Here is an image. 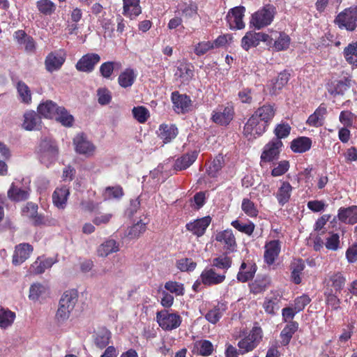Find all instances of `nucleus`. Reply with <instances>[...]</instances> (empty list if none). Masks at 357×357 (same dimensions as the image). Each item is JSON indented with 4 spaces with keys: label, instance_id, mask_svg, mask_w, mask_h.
<instances>
[{
    "label": "nucleus",
    "instance_id": "22",
    "mask_svg": "<svg viewBox=\"0 0 357 357\" xmlns=\"http://www.w3.org/2000/svg\"><path fill=\"white\" fill-rule=\"evenodd\" d=\"M228 309L227 302L220 301L210 309L204 315L205 319L211 324H217Z\"/></svg>",
    "mask_w": 357,
    "mask_h": 357
},
{
    "label": "nucleus",
    "instance_id": "48",
    "mask_svg": "<svg viewBox=\"0 0 357 357\" xmlns=\"http://www.w3.org/2000/svg\"><path fill=\"white\" fill-rule=\"evenodd\" d=\"M232 264V259L228 256H220L213 259L211 263V267L218 269L223 270L222 273L227 272V271L231 267Z\"/></svg>",
    "mask_w": 357,
    "mask_h": 357
},
{
    "label": "nucleus",
    "instance_id": "35",
    "mask_svg": "<svg viewBox=\"0 0 357 357\" xmlns=\"http://www.w3.org/2000/svg\"><path fill=\"white\" fill-rule=\"evenodd\" d=\"M305 266L302 259L294 261L291 264V280L296 284L301 283V275Z\"/></svg>",
    "mask_w": 357,
    "mask_h": 357
},
{
    "label": "nucleus",
    "instance_id": "49",
    "mask_svg": "<svg viewBox=\"0 0 357 357\" xmlns=\"http://www.w3.org/2000/svg\"><path fill=\"white\" fill-rule=\"evenodd\" d=\"M55 261L52 258H47L42 261H36L31 265V271L35 274H41L52 266Z\"/></svg>",
    "mask_w": 357,
    "mask_h": 357
},
{
    "label": "nucleus",
    "instance_id": "33",
    "mask_svg": "<svg viewBox=\"0 0 357 357\" xmlns=\"http://www.w3.org/2000/svg\"><path fill=\"white\" fill-rule=\"evenodd\" d=\"M298 329V323L295 321H289L280 333L281 344L287 346L289 344L294 334Z\"/></svg>",
    "mask_w": 357,
    "mask_h": 357
},
{
    "label": "nucleus",
    "instance_id": "39",
    "mask_svg": "<svg viewBox=\"0 0 357 357\" xmlns=\"http://www.w3.org/2000/svg\"><path fill=\"white\" fill-rule=\"evenodd\" d=\"M41 119L36 112H27L24 114V128L27 130H38L40 126Z\"/></svg>",
    "mask_w": 357,
    "mask_h": 357
},
{
    "label": "nucleus",
    "instance_id": "30",
    "mask_svg": "<svg viewBox=\"0 0 357 357\" xmlns=\"http://www.w3.org/2000/svg\"><path fill=\"white\" fill-rule=\"evenodd\" d=\"M69 195L70 191L67 186L56 188L52 194L53 204L59 208H64Z\"/></svg>",
    "mask_w": 357,
    "mask_h": 357
},
{
    "label": "nucleus",
    "instance_id": "44",
    "mask_svg": "<svg viewBox=\"0 0 357 357\" xmlns=\"http://www.w3.org/2000/svg\"><path fill=\"white\" fill-rule=\"evenodd\" d=\"M270 282L267 278H257L249 284L250 292L255 295L263 293L269 287Z\"/></svg>",
    "mask_w": 357,
    "mask_h": 357
},
{
    "label": "nucleus",
    "instance_id": "6",
    "mask_svg": "<svg viewBox=\"0 0 357 357\" xmlns=\"http://www.w3.org/2000/svg\"><path fill=\"white\" fill-rule=\"evenodd\" d=\"M235 116L234 106L232 102H227L226 105H218L213 111L211 120L221 126H228L234 119Z\"/></svg>",
    "mask_w": 357,
    "mask_h": 357
},
{
    "label": "nucleus",
    "instance_id": "38",
    "mask_svg": "<svg viewBox=\"0 0 357 357\" xmlns=\"http://www.w3.org/2000/svg\"><path fill=\"white\" fill-rule=\"evenodd\" d=\"M119 250V243L114 239H109L98 247L97 252L98 256L105 257L112 253L118 252Z\"/></svg>",
    "mask_w": 357,
    "mask_h": 357
},
{
    "label": "nucleus",
    "instance_id": "16",
    "mask_svg": "<svg viewBox=\"0 0 357 357\" xmlns=\"http://www.w3.org/2000/svg\"><path fill=\"white\" fill-rule=\"evenodd\" d=\"M174 111L185 114L188 112L192 105L190 98L185 94H180L178 91H174L171 96Z\"/></svg>",
    "mask_w": 357,
    "mask_h": 357
},
{
    "label": "nucleus",
    "instance_id": "40",
    "mask_svg": "<svg viewBox=\"0 0 357 357\" xmlns=\"http://www.w3.org/2000/svg\"><path fill=\"white\" fill-rule=\"evenodd\" d=\"M15 319V313L8 308L0 306V328L7 329L10 327Z\"/></svg>",
    "mask_w": 357,
    "mask_h": 357
},
{
    "label": "nucleus",
    "instance_id": "41",
    "mask_svg": "<svg viewBox=\"0 0 357 357\" xmlns=\"http://www.w3.org/2000/svg\"><path fill=\"white\" fill-rule=\"evenodd\" d=\"M78 299V292L76 289L66 291L62 295L59 303L63 304L67 309L73 310Z\"/></svg>",
    "mask_w": 357,
    "mask_h": 357
},
{
    "label": "nucleus",
    "instance_id": "13",
    "mask_svg": "<svg viewBox=\"0 0 357 357\" xmlns=\"http://www.w3.org/2000/svg\"><path fill=\"white\" fill-rule=\"evenodd\" d=\"M200 279L203 284L206 287L218 285L225 282L226 279L225 273L217 272L213 268H205L200 275Z\"/></svg>",
    "mask_w": 357,
    "mask_h": 357
},
{
    "label": "nucleus",
    "instance_id": "34",
    "mask_svg": "<svg viewBox=\"0 0 357 357\" xmlns=\"http://www.w3.org/2000/svg\"><path fill=\"white\" fill-rule=\"evenodd\" d=\"M137 74L132 68H128L122 71L118 77V83L123 88L130 87L135 82Z\"/></svg>",
    "mask_w": 357,
    "mask_h": 357
},
{
    "label": "nucleus",
    "instance_id": "32",
    "mask_svg": "<svg viewBox=\"0 0 357 357\" xmlns=\"http://www.w3.org/2000/svg\"><path fill=\"white\" fill-rule=\"evenodd\" d=\"M292 190L293 187L288 181L281 182V185L275 195L278 202L281 206H283L289 202Z\"/></svg>",
    "mask_w": 357,
    "mask_h": 357
},
{
    "label": "nucleus",
    "instance_id": "64",
    "mask_svg": "<svg viewBox=\"0 0 357 357\" xmlns=\"http://www.w3.org/2000/svg\"><path fill=\"white\" fill-rule=\"evenodd\" d=\"M47 287L41 284H33L30 287L29 297L31 300H37L38 298L47 291Z\"/></svg>",
    "mask_w": 357,
    "mask_h": 357
},
{
    "label": "nucleus",
    "instance_id": "21",
    "mask_svg": "<svg viewBox=\"0 0 357 357\" xmlns=\"http://www.w3.org/2000/svg\"><path fill=\"white\" fill-rule=\"evenodd\" d=\"M257 266L252 261H243L240 266L236 278L241 282H247L255 277Z\"/></svg>",
    "mask_w": 357,
    "mask_h": 357
},
{
    "label": "nucleus",
    "instance_id": "19",
    "mask_svg": "<svg viewBox=\"0 0 357 357\" xmlns=\"http://www.w3.org/2000/svg\"><path fill=\"white\" fill-rule=\"evenodd\" d=\"M272 38L271 44L267 45L268 50L275 52L287 50L290 45L291 38L289 35L284 32H274L273 35L270 36Z\"/></svg>",
    "mask_w": 357,
    "mask_h": 357
},
{
    "label": "nucleus",
    "instance_id": "15",
    "mask_svg": "<svg viewBox=\"0 0 357 357\" xmlns=\"http://www.w3.org/2000/svg\"><path fill=\"white\" fill-rule=\"evenodd\" d=\"M100 61V56L96 53H88L83 55L75 65L76 69L79 72L91 73L96 66Z\"/></svg>",
    "mask_w": 357,
    "mask_h": 357
},
{
    "label": "nucleus",
    "instance_id": "37",
    "mask_svg": "<svg viewBox=\"0 0 357 357\" xmlns=\"http://www.w3.org/2000/svg\"><path fill=\"white\" fill-rule=\"evenodd\" d=\"M345 61L354 68H357V40L349 43L343 50Z\"/></svg>",
    "mask_w": 357,
    "mask_h": 357
},
{
    "label": "nucleus",
    "instance_id": "63",
    "mask_svg": "<svg viewBox=\"0 0 357 357\" xmlns=\"http://www.w3.org/2000/svg\"><path fill=\"white\" fill-rule=\"evenodd\" d=\"M330 234V236L326 238L325 246L328 250L336 251L340 248V236L337 233Z\"/></svg>",
    "mask_w": 357,
    "mask_h": 357
},
{
    "label": "nucleus",
    "instance_id": "11",
    "mask_svg": "<svg viewBox=\"0 0 357 357\" xmlns=\"http://www.w3.org/2000/svg\"><path fill=\"white\" fill-rule=\"evenodd\" d=\"M346 281V277L342 271L330 272L323 281L324 289L340 293L344 289Z\"/></svg>",
    "mask_w": 357,
    "mask_h": 357
},
{
    "label": "nucleus",
    "instance_id": "28",
    "mask_svg": "<svg viewBox=\"0 0 357 357\" xmlns=\"http://www.w3.org/2000/svg\"><path fill=\"white\" fill-rule=\"evenodd\" d=\"M178 128L174 124H161L158 130V137L165 144L170 142L178 135Z\"/></svg>",
    "mask_w": 357,
    "mask_h": 357
},
{
    "label": "nucleus",
    "instance_id": "51",
    "mask_svg": "<svg viewBox=\"0 0 357 357\" xmlns=\"http://www.w3.org/2000/svg\"><path fill=\"white\" fill-rule=\"evenodd\" d=\"M337 292L324 291L325 302L326 305L330 306L333 310H338L340 309L341 301L337 295Z\"/></svg>",
    "mask_w": 357,
    "mask_h": 357
},
{
    "label": "nucleus",
    "instance_id": "50",
    "mask_svg": "<svg viewBox=\"0 0 357 357\" xmlns=\"http://www.w3.org/2000/svg\"><path fill=\"white\" fill-rule=\"evenodd\" d=\"M231 225L238 231L249 236L253 234L255 229V225L251 221L244 224L238 220H235L231 222Z\"/></svg>",
    "mask_w": 357,
    "mask_h": 357
},
{
    "label": "nucleus",
    "instance_id": "56",
    "mask_svg": "<svg viewBox=\"0 0 357 357\" xmlns=\"http://www.w3.org/2000/svg\"><path fill=\"white\" fill-rule=\"evenodd\" d=\"M165 289L176 296H183L185 294L184 285L176 281L169 280L165 284Z\"/></svg>",
    "mask_w": 357,
    "mask_h": 357
},
{
    "label": "nucleus",
    "instance_id": "57",
    "mask_svg": "<svg viewBox=\"0 0 357 357\" xmlns=\"http://www.w3.org/2000/svg\"><path fill=\"white\" fill-rule=\"evenodd\" d=\"M290 78V74L284 70L280 73L276 78L275 82L273 85V91L274 93H276L278 91L281 90L289 82Z\"/></svg>",
    "mask_w": 357,
    "mask_h": 357
},
{
    "label": "nucleus",
    "instance_id": "1",
    "mask_svg": "<svg viewBox=\"0 0 357 357\" xmlns=\"http://www.w3.org/2000/svg\"><path fill=\"white\" fill-rule=\"evenodd\" d=\"M275 112L274 104L266 103L257 108L244 125V136L249 141L261 136L268 129Z\"/></svg>",
    "mask_w": 357,
    "mask_h": 357
},
{
    "label": "nucleus",
    "instance_id": "7",
    "mask_svg": "<svg viewBox=\"0 0 357 357\" xmlns=\"http://www.w3.org/2000/svg\"><path fill=\"white\" fill-rule=\"evenodd\" d=\"M38 206L33 202H27L24 207V215L35 227H45L52 225V220L41 213H38Z\"/></svg>",
    "mask_w": 357,
    "mask_h": 357
},
{
    "label": "nucleus",
    "instance_id": "24",
    "mask_svg": "<svg viewBox=\"0 0 357 357\" xmlns=\"http://www.w3.org/2000/svg\"><path fill=\"white\" fill-rule=\"evenodd\" d=\"M327 113L326 105L324 103L320 104L315 111L309 116L306 121V124L314 128L324 126Z\"/></svg>",
    "mask_w": 357,
    "mask_h": 357
},
{
    "label": "nucleus",
    "instance_id": "5",
    "mask_svg": "<svg viewBox=\"0 0 357 357\" xmlns=\"http://www.w3.org/2000/svg\"><path fill=\"white\" fill-rule=\"evenodd\" d=\"M262 329L259 326H254L248 335L238 342L239 353L241 355L253 351L262 340Z\"/></svg>",
    "mask_w": 357,
    "mask_h": 357
},
{
    "label": "nucleus",
    "instance_id": "42",
    "mask_svg": "<svg viewBox=\"0 0 357 357\" xmlns=\"http://www.w3.org/2000/svg\"><path fill=\"white\" fill-rule=\"evenodd\" d=\"M56 112V113L54 119L61 123L62 126L71 127L73 125L74 117L68 113L65 107H61Z\"/></svg>",
    "mask_w": 357,
    "mask_h": 357
},
{
    "label": "nucleus",
    "instance_id": "29",
    "mask_svg": "<svg viewBox=\"0 0 357 357\" xmlns=\"http://www.w3.org/2000/svg\"><path fill=\"white\" fill-rule=\"evenodd\" d=\"M312 141L308 137H298L291 142L290 149L294 153H303L312 147Z\"/></svg>",
    "mask_w": 357,
    "mask_h": 357
},
{
    "label": "nucleus",
    "instance_id": "8",
    "mask_svg": "<svg viewBox=\"0 0 357 357\" xmlns=\"http://www.w3.org/2000/svg\"><path fill=\"white\" fill-rule=\"evenodd\" d=\"M283 147L282 141L271 139L263 148L260 155V165L273 162L279 158Z\"/></svg>",
    "mask_w": 357,
    "mask_h": 357
},
{
    "label": "nucleus",
    "instance_id": "23",
    "mask_svg": "<svg viewBox=\"0 0 357 357\" xmlns=\"http://www.w3.org/2000/svg\"><path fill=\"white\" fill-rule=\"evenodd\" d=\"M73 142L75 145L76 151L79 154L84 155L87 157L93 155L96 147L92 143L86 139L84 134L77 135L74 138Z\"/></svg>",
    "mask_w": 357,
    "mask_h": 357
},
{
    "label": "nucleus",
    "instance_id": "20",
    "mask_svg": "<svg viewBox=\"0 0 357 357\" xmlns=\"http://www.w3.org/2000/svg\"><path fill=\"white\" fill-rule=\"evenodd\" d=\"M211 222V218L210 216H205L187 223L185 228L193 235L201 237L205 234Z\"/></svg>",
    "mask_w": 357,
    "mask_h": 357
},
{
    "label": "nucleus",
    "instance_id": "26",
    "mask_svg": "<svg viewBox=\"0 0 357 357\" xmlns=\"http://www.w3.org/2000/svg\"><path fill=\"white\" fill-rule=\"evenodd\" d=\"M337 218L344 223L354 225L357 222V206L347 208L341 207L338 210Z\"/></svg>",
    "mask_w": 357,
    "mask_h": 357
},
{
    "label": "nucleus",
    "instance_id": "31",
    "mask_svg": "<svg viewBox=\"0 0 357 357\" xmlns=\"http://www.w3.org/2000/svg\"><path fill=\"white\" fill-rule=\"evenodd\" d=\"M197 151L188 152L178 158L174 163V167L176 171H181L188 168L197 158Z\"/></svg>",
    "mask_w": 357,
    "mask_h": 357
},
{
    "label": "nucleus",
    "instance_id": "12",
    "mask_svg": "<svg viewBox=\"0 0 357 357\" xmlns=\"http://www.w3.org/2000/svg\"><path fill=\"white\" fill-rule=\"evenodd\" d=\"M245 8L243 6H236L229 10L226 20L231 29H243L245 28V23L243 19L245 16Z\"/></svg>",
    "mask_w": 357,
    "mask_h": 357
},
{
    "label": "nucleus",
    "instance_id": "55",
    "mask_svg": "<svg viewBox=\"0 0 357 357\" xmlns=\"http://www.w3.org/2000/svg\"><path fill=\"white\" fill-rule=\"evenodd\" d=\"M7 196L8 199L13 202H19L22 200V188L15 182L12 183L8 190Z\"/></svg>",
    "mask_w": 357,
    "mask_h": 357
},
{
    "label": "nucleus",
    "instance_id": "47",
    "mask_svg": "<svg viewBox=\"0 0 357 357\" xmlns=\"http://www.w3.org/2000/svg\"><path fill=\"white\" fill-rule=\"evenodd\" d=\"M121 63L117 61H106L100 66V73L105 79H109L115 68H120Z\"/></svg>",
    "mask_w": 357,
    "mask_h": 357
},
{
    "label": "nucleus",
    "instance_id": "61",
    "mask_svg": "<svg viewBox=\"0 0 357 357\" xmlns=\"http://www.w3.org/2000/svg\"><path fill=\"white\" fill-rule=\"evenodd\" d=\"M146 230V223L142 222V220H139L129 229L128 236L130 238H136L142 234L144 233Z\"/></svg>",
    "mask_w": 357,
    "mask_h": 357
},
{
    "label": "nucleus",
    "instance_id": "17",
    "mask_svg": "<svg viewBox=\"0 0 357 357\" xmlns=\"http://www.w3.org/2000/svg\"><path fill=\"white\" fill-rule=\"evenodd\" d=\"M215 241L224 245L227 254L234 252L236 248V238L231 229H225L215 234Z\"/></svg>",
    "mask_w": 357,
    "mask_h": 357
},
{
    "label": "nucleus",
    "instance_id": "46",
    "mask_svg": "<svg viewBox=\"0 0 357 357\" xmlns=\"http://www.w3.org/2000/svg\"><path fill=\"white\" fill-rule=\"evenodd\" d=\"M241 210L250 218H257L259 214L257 206L249 198L243 199Z\"/></svg>",
    "mask_w": 357,
    "mask_h": 357
},
{
    "label": "nucleus",
    "instance_id": "62",
    "mask_svg": "<svg viewBox=\"0 0 357 357\" xmlns=\"http://www.w3.org/2000/svg\"><path fill=\"white\" fill-rule=\"evenodd\" d=\"M290 164L288 160H283L277 163V166L272 169L271 174L273 177H278L284 175L288 172Z\"/></svg>",
    "mask_w": 357,
    "mask_h": 357
},
{
    "label": "nucleus",
    "instance_id": "14",
    "mask_svg": "<svg viewBox=\"0 0 357 357\" xmlns=\"http://www.w3.org/2000/svg\"><path fill=\"white\" fill-rule=\"evenodd\" d=\"M281 252V242L271 240L266 242L264 245V261L268 266L275 264Z\"/></svg>",
    "mask_w": 357,
    "mask_h": 357
},
{
    "label": "nucleus",
    "instance_id": "4",
    "mask_svg": "<svg viewBox=\"0 0 357 357\" xmlns=\"http://www.w3.org/2000/svg\"><path fill=\"white\" fill-rule=\"evenodd\" d=\"M58 153V147L54 141L48 138L41 139L38 147V155L43 164L49 167L56 160Z\"/></svg>",
    "mask_w": 357,
    "mask_h": 357
},
{
    "label": "nucleus",
    "instance_id": "60",
    "mask_svg": "<svg viewBox=\"0 0 357 357\" xmlns=\"http://www.w3.org/2000/svg\"><path fill=\"white\" fill-rule=\"evenodd\" d=\"M177 268L182 272L193 271L197 267V263L190 258H183L176 261Z\"/></svg>",
    "mask_w": 357,
    "mask_h": 357
},
{
    "label": "nucleus",
    "instance_id": "2",
    "mask_svg": "<svg viewBox=\"0 0 357 357\" xmlns=\"http://www.w3.org/2000/svg\"><path fill=\"white\" fill-rule=\"evenodd\" d=\"M334 24L340 29L353 32L357 27V6L344 8L334 19Z\"/></svg>",
    "mask_w": 357,
    "mask_h": 357
},
{
    "label": "nucleus",
    "instance_id": "43",
    "mask_svg": "<svg viewBox=\"0 0 357 357\" xmlns=\"http://www.w3.org/2000/svg\"><path fill=\"white\" fill-rule=\"evenodd\" d=\"M224 165V157L221 154L218 155L211 162L206 170L208 175L212 178L217 177L218 172L221 170Z\"/></svg>",
    "mask_w": 357,
    "mask_h": 357
},
{
    "label": "nucleus",
    "instance_id": "58",
    "mask_svg": "<svg viewBox=\"0 0 357 357\" xmlns=\"http://www.w3.org/2000/svg\"><path fill=\"white\" fill-rule=\"evenodd\" d=\"M134 118L140 123H145L149 117V112L144 106L134 107L132 110Z\"/></svg>",
    "mask_w": 357,
    "mask_h": 357
},
{
    "label": "nucleus",
    "instance_id": "10",
    "mask_svg": "<svg viewBox=\"0 0 357 357\" xmlns=\"http://www.w3.org/2000/svg\"><path fill=\"white\" fill-rule=\"evenodd\" d=\"M156 321L164 331H170L180 326L182 318L177 313H170L163 310L156 313Z\"/></svg>",
    "mask_w": 357,
    "mask_h": 357
},
{
    "label": "nucleus",
    "instance_id": "53",
    "mask_svg": "<svg viewBox=\"0 0 357 357\" xmlns=\"http://www.w3.org/2000/svg\"><path fill=\"white\" fill-rule=\"evenodd\" d=\"M195 345L197 347V354L202 356H209L214 351L213 344L208 340L197 342Z\"/></svg>",
    "mask_w": 357,
    "mask_h": 357
},
{
    "label": "nucleus",
    "instance_id": "9",
    "mask_svg": "<svg viewBox=\"0 0 357 357\" xmlns=\"http://www.w3.org/2000/svg\"><path fill=\"white\" fill-rule=\"evenodd\" d=\"M272 38L263 32L249 31L245 33L241 41V46L245 51H248L252 47H257L260 42H264L266 45L271 44Z\"/></svg>",
    "mask_w": 357,
    "mask_h": 357
},
{
    "label": "nucleus",
    "instance_id": "27",
    "mask_svg": "<svg viewBox=\"0 0 357 357\" xmlns=\"http://www.w3.org/2000/svg\"><path fill=\"white\" fill-rule=\"evenodd\" d=\"M66 58L64 55H61L56 52H50L45 58V64L46 70L49 72H53L61 68Z\"/></svg>",
    "mask_w": 357,
    "mask_h": 357
},
{
    "label": "nucleus",
    "instance_id": "36",
    "mask_svg": "<svg viewBox=\"0 0 357 357\" xmlns=\"http://www.w3.org/2000/svg\"><path fill=\"white\" fill-rule=\"evenodd\" d=\"M59 107H60L52 100H47L38 105V112L44 117L52 119L54 118L56 113V111H57Z\"/></svg>",
    "mask_w": 357,
    "mask_h": 357
},
{
    "label": "nucleus",
    "instance_id": "52",
    "mask_svg": "<svg viewBox=\"0 0 357 357\" xmlns=\"http://www.w3.org/2000/svg\"><path fill=\"white\" fill-rule=\"evenodd\" d=\"M291 129V126L287 123L278 124L273 130L275 137L272 139L282 141V139L286 138L289 135Z\"/></svg>",
    "mask_w": 357,
    "mask_h": 357
},
{
    "label": "nucleus",
    "instance_id": "59",
    "mask_svg": "<svg viewBox=\"0 0 357 357\" xmlns=\"http://www.w3.org/2000/svg\"><path fill=\"white\" fill-rule=\"evenodd\" d=\"M124 195L121 186H108L105 189L104 197L105 199H120Z\"/></svg>",
    "mask_w": 357,
    "mask_h": 357
},
{
    "label": "nucleus",
    "instance_id": "18",
    "mask_svg": "<svg viewBox=\"0 0 357 357\" xmlns=\"http://www.w3.org/2000/svg\"><path fill=\"white\" fill-rule=\"evenodd\" d=\"M281 302L282 295L277 291H272L271 296L265 297L262 307L266 314L274 316L280 308Z\"/></svg>",
    "mask_w": 357,
    "mask_h": 357
},
{
    "label": "nucleus",
    "instance_id": "54",
    "mask_svg": "<svg viewBox=\"0 0 357 357\" xmlns=\"http://www.w3.org/2000/svg\"><path fill=\"white\" fill-rule=\"evenodd\" d=\"M36 6L39 12L45 15H50L56 10L55 3L51 0H39Z\"/></svg>",
    "mask_w": 357,
    "mask_h": 357
},
{
    "label": "nucleus",
    "instance_id": "3",
    "mask_svg": "<svg viewBox=\"0 0 357 357\" xmlns=\"http://www.w3.org/2000/svg\"><path fill=\"white\" fill-rule=\"evenodd\" d=\"M275 14V8L271 4H266L261 9L252 14L250 26L259 30L271 24Z\"/></svg>",
    "mask_w": 357,
    "mask_h": 357
},
{
    "label": "nucleus",
    "instance_id": "45",
    "mask_svg": "<svg viewBox=\"0 0 357 357\" xmlns=\"http://www.w3.org/2000/svg\"><path fill=\"white\" fill-rule=\"evenodd\" d=\"M178 8L181 15L186 18H193L198 15V6L195 2L178 4Z\"/></svg>",
    "mask_w": 357,
    "mask_h": 357
},
{
    "label": "nucleus",
    "instance_id": "25",
    "mask_svg": "<svg viewBox=\"0 0 357 357\" xmlns=\"http://www.w3.org/2000/svg\"><path fill=\"white\" fill-rule=\"evenodd\" d=\"M140 0H123L122 14L130 20H135L142 13Z\"/></svg>",
    "mask_w": 357,
    "mask_h": 357
}]
</instances>
